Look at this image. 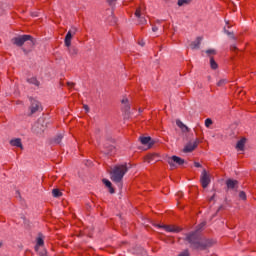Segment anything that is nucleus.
I'll use <instances>...</instances> for the list:
<instances>
[{"instance_id": "f704fd0d", "label": "nucleus", "mask_w": 256, "mask_h": 256, "mask_svg": "<svg viewBox=\"0 0 256 256\" xmlns=\"http://www.w3.org/2000/svg\"><path fill=\"white\" fill-rule=\"evenodd\" d=\"M108 1V5H110V7H113V5H115V1L117 0H107Z\"/></svg>"}, {"instance_id": "4c0bfd02", "label": "nucleus", "mask_w": 256, "mask_h": 256, "mask_svg": "<svg viewBox=\"0 0 256 256\" xmlns=\"http://www.w3.org/2000/svg\"><path fill=\"white\" fill-rule=\"evenodd\" d=\"M152 31L155 33V32H157V31H159V28H158L157 26H153V27H152Z\"/></svg>"}, {"instance_id": "72a5a7b5", "label": "nucleus", "mask_w": 256, "mask_h": 256, "mask_svg": "<svg viewBox=\"0 0 256 256\" xmlns=\"http://www.w3.org/2000/svg\"><path fill=\"white\" fill-rule=\"evenodd\" d=\"M225 33H226V35H228V37H231V39H235L233 32H229V31L225 30Z\"/></svg>"}, {"instance_id": "ddd939ff", "label": "nucleus", "mask_w": 256, "mask_h": 256, "mask_svg": "<svg viewBox=\"0 0 256 256\" xmlns=\"http://www.w3.org/2000/svg\"><path fill=\"white\" fill-rule=\"evenodd\" d=\"M159 229H165L167 233H179V229L169 225H157Z\"/></svg>"}, {"instance_id": "e433bc0d", "label": "nucleus", "mask_w": 256, "mask_h": 256, "mask_svg": "<svg viewBox=\"0 0 256 256\" xmlns=\"http://www.w3.org/2000/svg\"><path fill=\"white\" fill-rule=\"evenodd\" d=\"M194 167L201 168L203 166L199 162H194Z\"/></svg>"}, {"instance_id": "79ce46f5", "label": "nucleus", "mask_w": 256, "mask_h": 256, "mask_svg": "<svg viewBox=\"0 0 256 256\" xmlns=\"http://www.w3.org/2000/svg\"><path fill=\"white\" fill-rule=\"evenodd\" d=\"M84 109H85V111L89 112V106L88 105H84Z\"/></svg>"}, {"instance_id": "f03ea898", "label": "nucleus", "mask_w": 256, "mask_h": 256, "mask_svg": "<svg viewBox=\"0 0 256 256\" xmlns=\"http://www.w3.org/2000/svg\"><path fill=\"white\" fill-rule=\"evenodd\" d=\"M127 171H129V168H127V164H119L116 165L110 172L111 181H113V183H116L119 189H123V177H125Z\"/></svg>"}, {"instance_id": "b1692460", "label": "nucleus", "mask_w": 256, "mask_h": 256, "mask_svg": "<svg viewBox=\"0 0 256 256\" xmlns=\"http://www.w3.org/2000/svg\"><path fill=\"white\" fill-rule=\"evenodd\" d=\"M28 83H30V85H35L36 87H39V82L37 81V78H29Z\"/></svg>"}, {"instance_id": "6e6552de", "label": "nucleus", "mask_w": 256, "mask_h": 256, "mask_svg": "<svg viewBox=\"0 0 256 256\" xmlns=\"http://www.w3.org/2000/svg\"><path fill=\"white\" fill-rule=\"evenodd\" d=\"M75 33H77V28L72 27L66 34L65 39H64V43L66 47H71V39H73V35H75Z\"/></svg>"}, {"instance_id": "a211bd4d", "label": "nucleus", "mask_w": 256, "mask_h": 256, "mask_svg": "<svg viewBox=\"0 0 256 256\" xmlns=\"http://www.w3.org/2000/svg\"><path fill=\"white\" fill-rule=\"evenodd\" d=\"M176 125L177 127H179V129H181L183 133H189V127H187V125L181 122V120H177Z\"/></svg>"}, {"instance_id": "c85d7f7f", "label": "nucleus", "mask_w": 256, "mask_h": 256, "mask_svg": "<svg viewBox=\"0 0 256 256\" xmlns=\"http://www.w3.org/2000/svg\"><path fill=\"white\" fill-rule=\"evenodd\" d=\"M211 125H213V120H211V118H207L205 120V127H207V129H209L211 127Z\"/></svg>"}, {"instance_id": "c9c22d12", "label": "nucleus", "mask_w": 256, "mask_h": 256, "mask_svg": "<svg viewBox=\"0 0 256 256\" xmlns=\"http://www.w3.org/2000/svg\"><path fill=\"white\" fill-rule=\"evenodd\" d=\"M67 85H68V87H69L70 89L73 88V87H75V83H73V82H68Z\"/></svg>"}, {"instance_id": "49530a36", "label": "nucleus", "mask_w": 256, "mask_h": 256, "mask_svg": "<svg viewBox=\"0 0 256 256\" xmlns=\"http://www.w3.org/2000/svg\"><path fill=\"white\" fill-rule=\"evenodd\" d=\"M221 209H222V206H220L219 210H221Z\"/></svg>"}, {"instance_id": "7ed1b4c3", "label": "nucleus", "mask_w": 256, "mask_h": 256, "mask_svg": "<svg viewBox=\"0 0 256 256\" xmlns=\"http://www.w3.org/2000/svg\"><path fill=\"white\" fill-rule=\"evenodd\" d=\"M47 125H49V120L45 118H39L32 127V131L36 133V135H41V133L47 129Z\"/></svg>"}, {"instance_id": "20e7f679", "label": "nucleus", "mask_w": 256, "mask_h": 256, "mask_svg": "<svg viewBox=\"0 0 256 256\" xmlns=\"http://www.w3.org/2000/svg\"><path fill=\"white\" fill-rule=\"evenodd\" d=\"M12 41L14 45H17V47H23V45H25V42L27 41H30V45H35V40L31 35H21L13 38Z\"/></svg>"}, {"instance_id": "a878e982", "label": "nucleus", "mask_w": 256, "mask_h": 256, "mask_svg": "<svg viewBox=\"0 0 256 256\" xmlns=\"http://www.w3.org/2000/svg\"><path fill=\"white\" fill-rule=\"evenodd\" d=\"M191 3V0H178V6L183 7V5H189Z\"/></svg>"}, {"instance_id": "ea45409f", "label": "nucleus", "mask_w": 256, "mask_h": 256, "mask_svg": "<svg viewBox=\"0 0 256 256\" xmlns=\"http://www.w3.org/2000/svg\"><path fill=\"white\" fill-rule=\"evenodd\" d=\"M139 45H140L141 47H145V41H143V40L140 41V42H139Z\"/></svg>"}, {"instance_id": "4468645a", "label": "nucleus", "mask_w": 256, "mask_h": 256, "mask_svg": "<svg viewBox=\"0 0 256 256\" xmlns=\"http://www.w3.org/2000/svg\"><path fill=\"white\" fill-rule=\"evenodd\" d=\"M135 17H137L140 25H145V23H147V20L145 19V17L141 16V8L136 9Z\"/></svg>"}, {"instance_id": "aec40b11", "label": "nucleus", "mask_w": 256, "mask_h": 256, "mask_svg": "<svg viewBox=\"0 0 256 256\" xmlns=\"http://www.w3.org/2000/svg\"><path fill=\"white\" fill-rule=\"evenodd\" d=\"M105 153H107V155H113L116 151L115 145H105Z\"/></svg>"}, {"instance_id": "0eeeda50", "label": "nucleus", "mask_w": 256, "mask_h": 256, "mask_svg": "<svg viewBox=\"0 0 256 256\" xmlns=\"http://www.w3.org/2000/svg\"><path fill=\"white\" fill-rule=\"evenodd\" d=\"M167 163L170 165L171 169H175L177 165H184L185 160L178 156H172L167 159Z\"/></svg>"}, {"instance_id": "423d86ee", "label": "nucleus", "mask_w": 256, "mask_h": 256, "mask_svg": "<svg viewBox=\"0 0 256 256\" xmlns=\"http://www.w3.org/2000/svg\"><path fill=\"white\" fill-rule=\"evenodd\" d=\"M30 102H31V105H30L31 115L43 111V107L41 106L40 101H38L36 99H33V98H30Z\"/></svg>"}, {"instance_id": "9d476101", "label": "nucleus", "mask_w": 256, "mask_h": 256, "mask_svg": "<svg viewBox=\"0 0 256 256\" xmlns=\"http://www.w3.org/2000/svg\"><path fill=\"white\" fill-rule=\"evenodd\" d=\"M139 141L141 142L142 145H147L148 149H151L153 147V145H155V141H153V139H151L150 136L148 137H140Z\"/></svg>"}, {"instance_id": "7c9ffc66", "label": "nucleus", "mask_w": 256, "mask_h": 256, "mask_svg": "<svg viewBox=\"0 0 256 256\" xmlns=\"http://www.w3.org/2000/svg\"><path fill=\"white\" fill-rule=\"evenodd\" d=\"M239 198L242 199V201H245L247 199V194H245L244 191H240Z\"/></svg>"}, {"instance_id": "58836bf2", "label": "nucleus", "mask_w": 256, "mask_h": 256, "mask_svg": "<svg viewBox=\"0 0 256 256\" xmlns=\"http://www.w3.org/2000/svg\"><path fill=\"white\" fill-rule=\"evenodd\" d=\"M39 255L40 256H47V251L44 250L43 252H40Z\"/></svg>"}, {"instance_id": "39448f33", "label": "nucleus", "mask_w": 256, "mask_h": 256, "mask_svg": "<svg viewBox=\"0 0 256 256\" xmlns=\"http://www.w3.org/2000/svg\"><path fill=\"white\" fill-rule=\"evenodd\" d=\"M200 183H201L203 189H207V187H209V185L211 183V175L205 169L202 170V173L200 176Z\"/></svg>"}, {"instance_id": "c03bdc74", "label": "nucleus", "mask_w": 256, "mask_h": 256, "mask_svg": "<svg viewBox=\"0 0 256 256\" xmlns=\"http://www.w3.org/2000/svg\"><path fill=\"white\" fill-rule=\"evenodd\" d=\"M111 19H114V23H117V21L115 20V18L112 16Z\"/></svg>"}, {"instance_id": "bb28decb", "label": "nucleus", "mask_w": 256, "mask_h": 256, "mask_svg": "<svg viewBox=\"0 0 256 256\" xmlns=\"http://www.w3.org/2000/svg\"><path fill=\"white\" fill-rule=\"evenodd\" d=\"M52 194H53V197H61V195H63V193H61L59 189H53Z\"/></svg>"}, {"instance_id": "6ab92c4d", "label": "nucleus", "mask_w": 256, "mask_h": 256, "mask_svg": "<svg viewBox=\"0 0 256 256\" xmlns=\"http://www.w3.org/2000/svg\"><path fill=\"white\" fill-rule=\"evenodd\" d=\"M10 145L12 147H20V149H23V144L21 143V138H16L10 141Z\"/></svg>"}, {"instance_id": "2eb2a0df", "label": "nucleus", "mask_w": 256, "mask_h": 256, "mask_svg": "<svg viewBox=\"0 0 256 256\" xmlns=\"http://www.w3.org/2000/svg\"><path fill=\"white\" fill-rule=\"evenodd\" d=\"M245 143H247L246 138L240 139L236 144L237 151H245Z\"/></svg>"}, {"instance_id": "a19ab883", "label": "nucleus", "mask_w": 256, "mask_h": 256, "mask_svg": "<svg viewBox=\"0 0 256 256\" xmlns=\"http://www.w3.org/2000/svg\"><path fill=\"white\" fill-rule=\"evenodd\" d=\"M236 49H237V46H235V45L231 46V51H235Z\"/></svg>"}, {"instance_id": "a18cd8bd", "label": "nucleus", "mask_w": 256, "mask_h": 256, "mask_svg": "<svg viewBox=\"0 0 256 256\" xmlns=\"http://www.w3.org/2000/svg\"><path fill=\"white\" fill-rule=\"evenodd\" d=\"M2 246H3V243L0 242V247H2Z\"/></svg>"}, {"instance_id": "473e14b6", "label": "nucleus", "mask_w": 256, "mask_h": 256, "mask_svg": "<svg viewBox=\"0 0 256 256\" xmlns=\"http://www.w3.org/2000/svg\"><path fill=\"white\" fill-rule=\"evenodd\" d=\"M178 256H189V250L182 251Z\"/></svg>"}, {"instance_id": "37998d69", "label": "nucleus", "mask_w": 256, "mask_h": 256, "mask_svg": "<svg viewBox=\"0 0 256 256\" xmlns=\"http://www.w3.org/2000/svg\"><path fill=\"white\" fill-rule=\"evenodd\" d=\"M213 199H215V195H213L212 197H210V201H213Z\"/></svg>"}, {"instance_id": "f3484780", "label": "nucleus", "mask_w": 256, "mask_h": 256, "mask_svg": "<svg viewBox=\"0 0 256 256\" xmlns=\"http://www.w3.org/2000/svg\"><path fill=\"white\" fill-rule=\"evenodd\" d=\"M63 134H57L52 140L51 143L52 145H61V141H63Z\"/></svg>"}, {"instance_id": "4be33fe9", "label": "nucleus", "mask_w": 256, "mask_h": 256, "mask_svg": "<svg viewBox=\"0 0 256 256\" xmlns=\"http://www.w3.org/2000/svg\"><path fill=\"white\" fill-rule=\"evenodd\" d=\"M43 245H45V242L43 241V238L38 237L37 238V245L35 247L36 251L39 250V247H43Z\"/></svg>"}, {"instance_id": "393cba45", "label": "nucleus", "mask_w": 256, "mask_h": 256, "mask_svg": "<svg viewBox=\"0 0 256 256\" xmlns=\"http://www.w3.org/2000/svg\"><path fill=\"white\" fill-rule=\"evenodd\" d=\"M206 223L202 222L200 223L197 227H196V231H194V233H196V235H199V231H202L203 227H205Z\"/></svg>"}, {"instance_id": "1a4fd4ad", "label": "nucleus", "mask_w": 256, "mask_h": 256, "mask_svg": "<svg viewBox=\"0 0 256 256\" xmlns=\"http://www.w3.org/2000/svg\"><path fill=\"white\" fill-rule=\"evenodd\" d=\"M226 186L228 191H237V189H239V181L228 179L226 180Z\"/></svg>"}, {"instance_id": "f8f14e48", "label": "nucleus", "mask_w": 256, "mask_h": 256, "mask_svg": "<svg viewBox=\"0 0 256 256\" xmlns=\"http://www.w3.org/2000/svg\"><path fill=\"white\" fill-rule=\"evenodd\" d=\"M122 104H124L123 106V111L127 114L130 115L131 114V105L129 104V99L127 98H123L121 101Z\"/></svg>"}, {"instance_id": "cd10ccee", "label": "nucleus", "mask_w": 256, "mask_h": 256, "mask_svg": "<svg viewBox=\"0 0 256 256\" xmlns=\"http://www.w3.org/2000/svg\"><path fill=\"white\" fill-rule=\"evenodd\" d=\"M206 54L208 57H211V55H217V51L215 49H208L206 50Z\"/></svg>"}, {"instance_id": "c756f323", "label": "nucleus", "mask_w": 256, "mask_h": 256, "mask_svg": "<svg viewBox=\"0 0 256 256\" xmlns=\"http://www.w3.org/2000/svg\"><path fill=\"white\" fill-rule=\"evenodd\" d=\"M68 52L70 53V55H77L78 50L75 47L72 48H68Z\"/></svg>"}, {"instance_id": "f257e3e1", "label": "nucleus", "mask_w": 256, "mask_h": 256, "mask_svg": "<svg viewBox=\"0 0 256 256\" xmlns=\"http://www.w3.org/2000/svg\"><path fill=\"white\" fill-rule=\"evenodd\" d=\"M186 241H188V243H190V247H192V249H198L200 251H204V249L213 247V245H215V240H213V239L201 240L199 238V234H197V232H191V233L187 234Z\"/></svg>"}, {"instance_id": "2f4dec72", "label": "nucleus", "mask_w": 256, "mask_h": 256, "mask_svg": "<svg viewBox=\"0 0 256 256\" xmlns=\"http://www.w3.org/2000/svg\"><path fill=\"white\" fill-rule=\"evenodd\" d=\"M225 83H227V80H226V79H222V80H220V81L217 83V85H218V87H223V85H225Z\"/></svg>"}, {"instance_id": "412c9836", "label": "nucleus", "mask_w": 256, "mask_h": 256, "mask_svg": "<svg viewBox=\"0 0 256 256\" xmlns=\"http://www.w3.org/2000/svg\"><path fill=\"white\" fill-rule=\"evenodd\" d=\"M103 183H104V185H106V187H108L109 193H111V194L115 193V189L113 188L111 181H109L107 179H103Z\"/></svg>"}, {"instance_id": "9b49d317", "label": "nucleus", "mask_w": 256, "mask_h": 256, "mask_svg": "<svg viewBox=\"0 0 256 256\" xmlns=\"http://www.w3.org/2000/svg\"><path fill=\"white\" fill-rule=\"evenodd\" d=\"M197 145V141L189 142L183 149L184 153H191V151H195V149H197Z\"/></svg>"}, {"instance_id": "5701e85b", "label": "nucleus", "mask_w": 256, "mask_h": 256, "mask_svg": "<svg viewBox=\"0 0 256 256\" xmlns=\"http://www.w3.org/2000/svg\"><path fill=\"white\" fill-rule=\"evenodd\" d=\"M210 67L211 69H217L219 67V65H217V62L213 57H210Z\"/></svg>"}, {"instance_id": "dca6fc26", "label": "nucleus", "mask_w": 256, "mask_h": 256, "mask_svg": "<svg viewBox=\"0 0 256 256\" xmlns=\"http://www.w3.org/2000/svg\"><path fill=\"white\" fill-rule=\"evenodd\" d=\"M201 41H203L202 37H197L196 40H194L190 47L191 49L195 50V49H199V47H201Z\"/></svg>"}]
</instances>
